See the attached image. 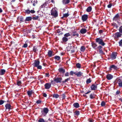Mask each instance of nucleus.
I'll list each match as a JSON object with an SVG mask.
<instances>
[{"instance_id":"obj_1","label":"nucleus","mask_w":122,"mask_h":122,"mask_svg":"<svg viewBox=\"0 0 122 122\" xmlns=\"http://www.w3.org/2000/svg\"><path fill=\"white\" fill-rule=\"evenodd\" d=\"M39 61L38 60H36L33 65L34 67H36L38 69H42V66L41 65H39Z\"/></svg>"},{"instance_id":"obj_34","label":"nucleus","mask_w":122,"mask_h":122,"mask_svg":"<svg viewBox=\"0 0 122 122\" xmlns=\"http://www.w3.org/2000/svg\"><path fill=\"white\" fill-rule=\"evenodd\" d=\"M92 8L91 7H89L87 8L86 9V11L88 12H89L91 11Z\"/></svg>"},{"instance_id":"obj_32","label":"nucleus","mask_w":122,"mask_h":122,"mask_svg":"<svg viewBox=\"0 0 122 122\" xmlns=\"http://www.w3.org/2000/svg\"><path fill=\"white\" fill-rule=\"evenodd\" d=\"M92 80L90 78H89L88 79H87L86 81V83L87 84H88L91 82Z\"/></svg>"},{"instance_id":"obj_41","label":"nucleus","mask_w":122,"mask_h":122,"mask_svg":"<svg viewBox=\"0 0 122 122\" xmlns=\"http://www.w3.org/2000/svg\"><path fill=\"white\" fill-rule=\"evenodd\" d=\"M70 36V34L69 33H68L65 34L64 36L65 37H68Z\"/></svg>"},{"instance_id":"obj_58","label":"nucleus","mask_w":122,"mask_h":122,"mask_svg":"<svg viewBox=\"0 0 122 122\" xmlns=\"http://www.w3.org/2000/svg\"><path fill=\"white\" fill-rule=\"evenodd\" d=\"M46 5V4L45 3L44 4H43V5H41V7L43 8L44 7H45V6Z\"/></svg>"},{"instance_id":"obj_57","label":"nucleus","mask_w":122,"mask_h":122,"mask_svg":"<svg viewBox=\"0 0 122 122\" xmlns=\"http://www.w3.org/2000/svg\"><path fill=\"white\" fill-rule=\"evenodd\" d=\"M49 74L48 73H46L45 74V76L46 77H49Z\"/></svg>"},{"instance_id":"obj_2","label":"nucleus","mask_w":122,"mask_h":122,"mask_svg":"<svg viewBox=\"0 0 122 122\" xmlns=\"http://www.w3.org/2000/svg\"><path fill=\"white\" fill-rule=\"evenodd\" d=\"M95 41L99 45L103 46L105 44L103 41V40L101 38H97L95 39Z\"/></svg>"},{"instance_id":"obj_15","label":"nucleus","mask_w":122,"mask_h":122,"mask_svg":"<svg viewBox=\"0 0 122 122\" xmlns=\"http://www.w3.org/2000/svg\"><path fill=\"white\" fill-rule=\"evenodd\" d=\"M83 73L81 71L76 72V75L78 77H80L83 76Z\"/></svg>"},{"instance_id":"obj_6","label":"nucleus","mask_w":122,"mask_h":122,"mask_svg":"<svg viewBox=\"0 0 122 122\" xmlns=\"http://www.w3.org/2000/svg\"><path fill=\"white\" fill-rule=\"evenodd\" d=\"M62 80V78L61 77L54 78V81L56 83H60L61 82Z\"/></svg>"},{"instance_id":"obj_59","label":"nucleus","mask_w":122,"mask_h":122,"mask_svg":"<svg viewBox=\"0 0 122 122\" xmlns=\"http://www.w3.org/2000/svg\"><path fill=\"white\" fill-rule=\"evenodd\" d=\"M55 81H54V79L53 80H51V82L52 84H54V82Z\"/></svg>"},{"instance_id":"obj_45","label":"nucleus","mask_w":122,"mask_h":122,"mask_svg":"<svg viewBox=\"0 0 122 122\" xmlns=\"http://www.w3.org/2000/svg\"><path fill=\"white\" fill-rule=\"evenodd\" d=\"M25 12L28 14H29L30 13V10H25Z\"/></svg>"},{"instance_id":"obj_35","label":"nucleus","mask_w":122,"mask_h":122,"mask_svg":"<svg viewBox=\"0 0 122 122\" xmlns=\"http://www.w3.org/2000/svg\"><path fill=\"white\" fill-rule=\"evenodd\" d=\"M76 67L78 68H80L81 67V65L79 63H77L76 64Z\"/></svg>"},{"instance_id":"obj_22","label":"nucleus","mask_w":122,"mask_h":122,"mask_svg":"<svg viewBox=\"0 0 122 122\" xmlns=\"http://www.w3.org/2000/svg\"><path fill=\"white\" fill-rule=\"evenodd\" d=\"M118 86L120 87H122V80L119 79L118 81Z\"/></svg>"},{"instance_id":"obj_38","label":"nucleus","mask_w":122,"mask_h":122,"mask_svg":"<svg viewBox=\"0 0 122 122\" xmlns=\"http://www.w3.org/2000/svg\"><path fill=\"white\" fill-rule=\"evenodd\" d=\"M76 72H74L73 71H71L70 73V74L71 75H73V74H75L76 75Z\"/></svg>"},{"instance_id":"obj_53","label":"nucleus","mask_w":122,"mask_h":122,"mask_svg":"<svg viewBox=\"0 0 122 122\" xmlns=\"http://www.w3.org/2000/svg\"><path fill=\"white\" fill-rule=\"evenodd\" d=\"M69 76V74L68 72H66L65 74V76Z\"/></svg>"},{"instance_id":"obj_29","label":"nucleus","mask_w":122,"mask_h":122,"mask_svg":"<svg viewBox=\"0 0 122 122\" xmlns=\"http://www.w3.org/2000/svg\"><path fill=\"white\" fill-rule=\"evenodd\" d=\"M54 58L55 60L58 61L60 60L61 59L60 57L57 56H55L54 57Z\"/></svg>"},{"instance_id":"obj_26","label":"nucleus","mask_w":122,"mask_h":122,"mask_svg":"<svg viewBox=\"0 0 122 122\" xmlns=\"http://www.w3.org/2000/svg\"><path fill=\"white\" fill-rule=\"evenodd\" d=\"M33 93V91L31 90L30 91H28L27 92V93L29 97H30L31 96V95Z\"/></svg>"},{"instance_id":"obj_55","label":"nucleus","mask_w":122,"mask_h":122,"mask_svg":"<svg viewBox=\"0 0 122 122\" xmlns=\"http://www.w3.org/2000/svg\"><path fill=\"white\" fill-rule=\"evenodd\" d=\"M112 4H110L108 5L107 7L108 8H110L111 7V6H112Z\"/></svg>"},{"instance_id":"obj_13","label":"nucleus","mask_w":122,"mask_h":122,"mask_svg":"<svg viewBox=\"0 0 122 122\" xmlns=\"http://www.w3.org/2000/svg\"><path fill=\"white\" fill-rule=\"evenodd\" d=\"M88 18V15H83L82 17V20L83 21H86Z\"/></svg>"},{"instance_id":"obj_9","label":"nucleus","mask_w":122,"mask_h":122,"mask_svg":"<svg viewBox=\"0 0 122 122\" xmlns=\"http://www.w3.org/2000/svg\"><path fill=\"white\" fill-rule=\"evenodd\" d=\"M119 15L117 14L113 18V21L118 22L120 19Z\"/></svg>"},{"instance_id":"obj_49","label":"nucleus","mask_w":122,"mask_h":122,"mask_svg":"<svg viewBox=\"0 0 122 122\" xmlns=\"http://www.w3.org/2000/svg\"><path fill=\"white\" fill-rule=\"evenodd\" d=\"M75 114L77 115H78L80 114V112L79 111H76L75 112Z\"/></svg>"},{"instance_id":"obj_28","label":"nucleus","mask_w":122,"mask_h":122,"mask_svg":"<svg viewBox=\"0 0 122 122\" xmlns=\"http://www.w3.org/2000/svg\"><path fill=\"white\" fill-rule=\"evenodd\" d=\"M52 51H49L48 53V56L51 57L52 56Z\"/></svg>"},{"instance_id":"obj_48","label":"nucleus","mask_w":122,"mask_h":122,"mask_svg":"<svg viewBox=\"0 0 122 122\" xmlns=\"http://www.w3.org/2000/svg\"><path fill=\"white\" fill-rule=\"evenodd\" d=\"M105 103L104 101L102 102L101 104V105L102 106H104L105 105Z\"/></svg>"},{"instance_id":"obj_37","label":"nucleus","mask_w":122,"mask_h":122,"mask_svg":"<svg viewBox=\"0 0 122 122\" xmlns=\"http://www.w3.org/2000/svg\"><path fill=\"white\" fill-rule=\"evenodd\" d=\"M72 36H76L77 37L79 36V34L78 33H75L74 32L72 34Z\"/></svg>"},{"instance_id":"obj_46","label":"nucleus","mask_w":122,"mask_h":122,"mask_svg":"<svg viewBox=\"0 0 122 122\" xmlns=\"http://www.w3.org/2000/svg\"><path fill=\"white\" fill-rule=\"evenodd\" d=\"M69 14L68 13H66L63 14V16L65 17H67L69 15Z\"/></svg>"},{"instance_id":"obj_11","label":"nucleus","mask_w":122,"mask_h":122,"mask_svg":"<svg viewBox=\"0 0 122 122\" xmlns=\"http://www.w3.org/2000/svg\"><path fill=\"white\" fill-rule=\"evenodd\" d=\"M113 76L110 74H108L106 76L107 79L109 80H110L113 78Z\"/></svg>"},{"instance_id":"obj_39","label":"nucleus","mask_w":122,"mask_h":122,"mask_svg":"<svg viewBox=\"0 0 122 122\" xmlns=\"http://www.w3.org/2000/svg\"><path fill=\"white\" fill-rule=\"evenodd\" d=\"M38 122H45V121L43 119L40 118L38 120Z\"/></svg>"},{"instance_id":"obj_63","label":"nucleus","mask_w":122,"mask_h":122,"mask_svg":"<svg viewBox=\"0 0 122 122\" xmlns=\"http://www.w3.org/2000/svg\"><path fill=\"white\" fill-rule=\"evenodd\" d=\"M90 91H88V92H87L86 93H85V94H88L89 93H90Z\"/></svg>"},{"instance_id":"obj_47","label":"nucleus","mask_w":122,"mask_h":122,"mask_svg":"<svg viewBox=\"0 0 122 122\" xmlns=\"http://www.w3.org/2000/svg\"><path fill=\"white\" fill-rule=\"evenodd\" d=\"M119 46H122V39L119 42Z\"/></svg>"},{"instance_id":"obj_30","label":"nucleus","mask_w":122,"mask_h":122,"mask_svg":"<svg viewBox=\"0 0 122 122\" xmlns=\"http://www.w3.org/2000/svg\"><path fill=\"white\" fill-rule=\"evenodd\" d=\"M62 40L64 42H66L68 40V39L66 37H64L62 39Z\"/></svg>"},{"instance_id":"obj_21","label":"nucleus","mask_w":122,"mask_h":122,"mask_svg":"<svg viewBox=\"0 0 122 122\" xmlns=\"http://www.w3.org/2000/svg\"><path fill=\"white\" fill-rule=\"evenodd\" d=\"M59 72L61 73L64 74L65 72V70L63 68H61L58 69Z\"/></svg>"},{"instance_id":"obj_27","label":"nucleus","mask_w":122,"mask_h":122,"mask_svg":"<svg viewBox=\"0 0 122 122\" xmlns=\"http://www.w3.org/2000/svg\"><path fill=\"white\" fill-rule=\"evenodd\" d=\"M73 106L76 108H78L79 107V105L78 103L76 102L74 103L73 105Z\"/></svg>"},{"instance_id":"obj_62","label":"nucleus","mask_w":122,"mask_h":122,"mask_svg":"<svg viewBox=\"0 0 122 122\" xmlns=\"http://www.w3.org/2000/svg\"><path fill=\"white\" fill-rule=\"evenodd\" d=\"M3 11L2 9L0 8V13L2 12Z\"/></svg>"},{"instance_id":"obj_7","label":"nucleus","mask_w":122,"mask_h":122,"mask_svg":"<svg viewBox=\"0 0 122 122\" xmlns=\"http://www.w3.org/2000/svg\"><path fill=\"white\" fill-rule=\"evenodd\" d=\"M117 55V53L115 52H113L110 55L111 58L112 60H114L116 58Z\"/></svg>"},{"instance_id":"obj_8","label":"nucleus","mask_w":122,"mask_h":122,"mask_svg":"<svg viewBox=\"0 0 122 122\" xmlns=\"http://www.w3.org/2000/svg\"><path fill=\"white\" fill-rule=\"evenodd\" d=\"M97 84H92L90 86L91 90H96L97 89Z\"/></svg>"},{"instance_id":"obj_31","label":"nucleus","mask_w":122,"mask_h":122,"mask_svg":"<svg viewBox=\"0 0 122 122\" xmlns=\"http://www.w3.org/2000/svg\"><path fill=\"white\" fill-rule=\"evenodd\" d=\"M85 48L84 46H82L80 49V50L82 52H84L85 51Z\"/></svg>"},{"instance_id":"obj_42","label":"nucleus","mask_w":122,"mask_h":122,"mask_svg":"<svg viewBox=\"0 0 122 122\" xmlns=\"http://www.w3.org/2000/svg\"><path fill=\"white\" fill-rule=\"evenodd\" d=\"M33 51L35 52H36V51H37V49L36 46H35L33 47Z\"/></svg>"},{"instance_id":"obj_25","label":"nucleus","mask_w":122,"mask_h":122,"mask_svg":"<svg viewBox=\"0 0 122 122\" xmlns=\"http://www.w3.org/2000/svg\"><path fill=\"white\" fill-rule=\"evenodd\" d=\"M32 19V17H27L25 19V21H31Z\"/></svg>"},{"instance_id":"obj_56","label":"nucleus","mask_w":122,"mask_h":122,"mask_svg":"<svg viewBox=\"0 0 122 122\" xmlns=\"http://www.w3.org/2000/svg\"><path fill=\"white\" fill-rule=\"evenodd\" d=\"M90 97L91 99H92L94 98L93 95L92 94H91L90 96Z\"/></svg>"},{"instance_id":"obj_18","label":"nucleus","mask_w":122,"mask_h":122,"mask_svg":"<svg viewBox=\"0 0 122 122\" xmlns=\"http://www.w3.org/2000/svg\"><path fill=\"white\" fill-rule=\"evenodd\" d=\"M17 19L19 21H20V22H22L23 21V18L22 16H19L18 17Z\"/></svg>"},{"instance_id":"obj_19","label":"nucleus","mask_w":122,"mask_h":122,"mask_svg":"<svg viewBox=\"0 0 122 122\" xmlns=\"http://www.w3.org/2000/svg\"><path fill=\"white\" fill-rule=\"evenodd\" d=\"M6 72L5 70L4 69H0V75H4Z\"/></svg>"},{"instance_id":"obj_54","label":"nucleus","mask_w":122,"mask_h":122,"mask_svg":"<svg viewBox=\"0 0 122 122\" xmlns=\"http://www.w3.org/2000/svg\"><path fill=\"white\" fill-rule=\"evenodd\" d=\"M30 13H34L35 12V11L33 10H31L30 11Z\"/></svg>"},{"instance_id":"obj_23","label":"nucleus","mask_w":122,"mask_h":122,"mask_svg":"<svg viewBox=\"0 0 122 122\" xmlns=\"http://www.w3.org/2000/svg\"><path fill=\"white\" fill-rule=\"evenodd\" d=\"M70 1V0H63L62 3L64 4H68Z\"/></svg>"},{"instance_id":"obj_36","label":"nucleus","mask_w":122,"mask_h":122,"mask_svg":"<svg viewBox=\"0 0 122 122\" xmlns=\"http://www.w3.org/2000/svg\"><path fill=\"white\" fill-rule=\"evenodd\" d=\"M70 79V78H67L66 79H65L64 81H62V83H65L66 82H67Z\"/></svg>"},{"instance_id":"obj_4","label":"nucleus","mask_w":122,"mask_h":122,"mask_svg":"<svg viewBox=\"0 0 122 122\" xmlns=\"http://www.w3.org/2000/svg\"><path fill=\"white\" fill-rule=\"evenodd\" d=\"M122 36V34L119 32H117L113 34L112 36L114 39L117 40L119 38L121 37Z\"/></svg>"},{"instance_id":"obj_33","label":"nucleus","mask_w":122,"mask_h":122,"mask_svg":"<svg viewBox=\"0 0 122 122\" xmlns=\"http://www.w3.org/2000/svg\"><path fill=\"white\" fill-rule=\"evenodd\" d=\"M53 97L55 98H57L59 97V96L58 94H54L53 95Z\"/></svg>"},{"instance_id":"obj_10","label":"nucleus","mask_w":122,"mask_h":122,"mask_svg":"<svg viewBox=\"0 0 122 122\" xmlns=\"http://www.w3.org/2000/svg\"><path fill=\"white\" fill-rule=\"evenodd\" d=\"M51 83H46L44 85L45 88L46 89H49L51 87Z\"/></svg>"},{"instance_id":"obj_44","label":"nucleus","mask_w":122,"mask_h":122,"mask_svg":"<svg viewBox=\"0 0 122 122\" xmlns=\"http://www.w3.org/2000/svg\"><path fill=\"white\" fill-rule=\"evenodd\" d=\"M39 18V17L38 16H36L32 18V19L33 20H37Z\"/></svg>"},{"instance_id":"obj_40","label":"nucleus","mask_w":122,"mask_h":122,"mask_svg":"<svg viewBox=\"0 0 122 122\" xmlns=\"http://www.w3.org/2000/svg\"><path fill=\"white\" fill-rule=\"evenodd\" d=\"M17 85L18 86H20L21 85V82L20 81H17Z\"/></svg>"},{"instance_id":"obj_20","label":"nucleus","mask_w":122,"mask_h":122,"mask_svg":"<svg viewBox=\"0 0 122 122\" xmlns=\"http://www.w3.org/2000/svg\"><path fill=\"white\" fill-rule=\"evenodd\" d=\"M102 47L101 46H99L97 47L99 50V52L101 54H103V52L102 51Z\"/></svg>"},{"instance_id":"obj_16","label":"nucleus","mask_w":122,"mask_h":122,"mask_svg":"<svg viewBox=\"0 0 122 122\" xmlns=\"http://www.w3.org/2000/svg\"><path fill=\"white\" fill-rule=\"evenodd\" d=\"M92 46V47L95 49H96L97 48V44L93 42H92L91 43Z\"/></svg>"},{"instance_id":"obj_3","label":"nucleus","mask_w":122,"mask_h":122,"mask_svg":"<svg viewBox=\"0 0 122 122\" xmlns=\"http://www.w3.org/2000/svg\"><path fill=\"white\" fill-rule=\"evenodd\" d=\"M57 10V8H53L51 10V15L55 17H57L58 15Z\"/></svg>"},{"instance_id":"obj_64","label":"nucleus","mask_w":122,"mask_h":122,"mask_svg":"<svg viewBox=\"0 0 122 122\" xmlns=\"http://www.w3.org/2000/svg\"><path fill=\"white\" fill-rule=\"evenodd\" d=\"M43 66H45L46 65V64L45 63H43Z\"/></svg>"},{"instance_id":"obj_24","label":"nucleus","mask_w":122,"mask_h":122,"mask_svg":"<svg viewBox=\"0 0 122 122\" xmlns=\"http://www.w3.org/2000/svg\"><path fill=\"white\" fill-rule=\"evenodd\" d=\"M31 3L33 4V5L34 6L37 4V1L36 0L34 1L32 0L31 1Z\"/></svg>"},{"instance_id":"obj_52","label":"nucleus","mask_w":122,"mask_h":122,"mask_svg":"<svg viewBox=\"0 0 122 122\" xmlns=\"http://www.w3.org/2000/svg\"><path fill=\"white\" fill-rule=\"evenodd\" d=\"M41 100H38L36 102V103L39 104L41 103Z\"/></svg>"},{"instance_id":"obj_12","label":"nucleus","mask_w":122,"mask_h":122,"mask_svg":"<svg viewBox=\"0 0 122 122\" xmlns=\"http://www.w3.org/2000/svg\"><path fill=\"white\" fill-rule=\"evenodd\" d=\"M117 67L114 65H111L109 68V69L110 70H112L113 69L114 70H117Z\"/></svg>"},{"instance_id":"obj_60","label":"nucleus","mask_w":122,"mask_h":122,"mask_svg":"<svg viewBox=\"0 0 122 122\" xmlns=\"http://www.w3.org/2000/svg\"><path fill=\"white\" fill-rule=\"evenodd\" d=\"M43 96L44 97H46L47 96V95L46 93H44L43 94Z\"/></svg>"},{"instance_id":"obj_5","label":"nucleus","mask_w":122,"mask_h":122,"mask_svg":"<svg viewBox=\"0 0 122 122\" xmlns=\"http://www.w3.org/2000/svg\"><path fill=\"white\" fill-rule=\"evenodd\" d=\"M48 109L47 108H44L41 111L42 115L44 116H45L48 112Z\"/></svg>"},{"instance_id":"obj_17","label":"nucleus","mask_w":122,"mask_h":122,"mask_svg":"<svg viewBox=\"0 0 122 122\" xmlns=\"http://www.w3.org/2000/svg\"><path fill=\"white\" fill-rule=\"evenodd\" d=\"M87 30L85 28H82L80 30L81 33L82 34H84L86 33Z\"/></svg>"},{"instance_id":"obj_51","label":"nucleus","mask_w":122,"mask_h":122,"mask_svg":"<svg viewBox=\"0 0 122 122\" xmlns=\"http://www.w3.org/2000/svg\"><path fill=\"white\" fill-rule=\"evenodd\" d=\"M4 101L3 100H0V105H1L2 104L4 103Z\"/></svg>"},{"instance_id":"obj_61","label":"nucleus","mask_w":122,"mask_h":122,"mask_svg":"<svg viewBox=\"0 0 122 122\" xmlns=\"http://www.w3.org/2000/svg\"><path fill=\"white\" fill-rule=\"evenodd\" d=\"M120 92L118 91H117L116 92V94H119L120 93Z\"/></svg>"},{"instance_id":"obj_14","label":"nucleus","mask_w":122,"mask_h":122,"mask_svg":"<svg viewBox=\"0 0 122 122\" xmlns=\"http://www.w3.org/2000/svg\"><path fill=\"white\" fill-rule=\"evenodd\" d=\"M5 107L6 109H8L9 111L11 109V106L9 104H7L5 105Z\"/></svg>"},{"instance_id":"obj_43","label":"nucleus","mask_w":122,"mask_h":122,"mask_svg":"<svg viewBox=\"0 0 122 122\" xmlns=\"http://www.w3.org/2000/svg\"><path fill=\"white\" fill-rule=\"evenodd\" d=\"M119 32L120 33H122V26H121L119 29Z\"/></svg>"},{"instance_id":"obj_50","label":"nucleus","mask_w":122,"mask_h":122,"mask_svg":"<svg viewBox=\"0 0 122 122\" xmlns=\"http://www.w3.org/2000/svg\"><path fill=\"white\" fill-rule=\"evenodd\" d=\"M28 46L27 44L26 43H25L24 44L23 46H22V47H24V48H26Z\"/></svg>"}]
</instances>
